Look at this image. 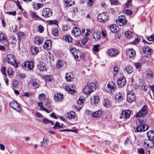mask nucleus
Wrapping results in <instances>:
<instances>
[{
	"label": "nucleus",
	"mask_w": 154,
	"mask_h": 154,
	"mask_svg": "<svg viewBox=\"0 0 154 154\" xmlns=\"http://www.w3.org/2000/svg\"><path fill=\"white\" fill-rule=\"evenodd\" d=\"M139 125L135 130V132H140L147 130L149 126L146 124V121L145 119H138Z\"/></svg>",
	"instance_id": "f257e3e1"
},
{
	"label": "nucleus",
	"mask_w": 154,
	"mask_h": 154,
	"mask_svg": "<svg viewBox=\"0 0 154 154\" xmlns=\"http://www.w3.org/2000/svg\"><path fill=\"white\" fill-rule=\"evenodd\" d=\"M96 89V85L93 83H88L83 89V92L86 94H90Z\"/></svg>",
	"instance_id": "f03ea898"
},
{
	"label": "nucleus",
	"mask_w": 154,
	"mask_h": 154,
	"mask_svg": "<svg viewBox=\"0 0 154 154\" xmlns=\"http://www.w3.org/2000/svg\"><path fill=\"white\" fill-rule=\"evenodd\" d=\"M7 60L8 63L12 65L15 68L18 67V63L16 61L15 57L13 55L8 54L7 56Z\"/></svg>",
	"instance_id": "7ed1b4c3"
},
{
	"label": "nucleus",
	"mask_w": 154,
	"mask_h": 154,
	"mask_svg": "<svg viewBox=\"0 0 154 154\" xmlns=\"http://www.w3.org/2000/svg\"><path fill=\"white\" fill-rule=\"evenodd\" d=\"M97 19L100 22L105 23L109 19L108 15L106 12L101 13L98 15Z\"/></svg>",
	"instance_id": "20e7f679"
},
{
	"label": "nucleus",
	"mask_w": 154,
	"mask_h": 154,
	"mask_svg": "<svg viewBox=\"0 0 154 154\" xmlns=\"http://www.w3.org/2000/svg\"><path fill=\"white\" fill-rule=\"evenodd\" d=\"M116 23L120 26H124L127 24V20L124 15H121L116 19Z\"/></svg>",
	"instance_id": "39448f33"
},
{
	"label": "nucleus",
	"mask_w": 154,
	"mask_h": 154,
	"mask_svg": "<svg viewBox=\"0 0 154 154\" xmlns=\"http://www.w3.org/2000/svg\"><path fill=\"white\" fill-rule=\"evenodd\" d=\"M147 113V106H144L135 115L136 117H140L145 116Z\"/></svg>",
	"instance_id": "423d86ee"
},
{
	"label": "nucleus",
	"mask_w": 154,
	"mask_h": 154,
	"mask_svg": "<svg viewBox=\"0 0 154 154\" xmlns=\"http://www.w3.org/2000/svg\"><path fill=\"white\" fill-rule=\"evenodd\" d=\"M22 66L25 69L30 70L33 68V63L32 61H26L23 64Z\"/></svg>",
	"instance_id": "0eeeda50"
},
{
	"label": "nucleus",
	"mask_w": 154,
	"mask_h": 154,
	"mask_svg": "<svg viewBox=\"0 0 154 154\" xmlns=\"http://www.w3.org/2000/svg\"><path fill=\"white\" fill-rule=\"evenodd\" d=\"M143 145L148 149L152 148L154 147V141L149 139L146 140L143 142Z\"/></svg>",
	"instance_id": "6e6552de"
},
{
	"label": "nucleus",
	"mask_w": 154,
	"mask_h": 154,
	"mask_svg": "<svg viewBox=\"0 0 154 154\" xmlns=\"http://www.w3.org/2000/svg\"><path fill=\"white\" fill-rule=\"evenodd\" d=\"M52 14V10L49 8H45L42 11V15L45 18L51 16Z\"/></svg>",
	"instance_id": "1a4fd4ad"
},
{
	"label": "nucleus",
	"mask_w": 154,
	"mask_h": 154,
	"mask_svg": "<svg viewBox=\"0 0 154 154\" xmlns=\"http://www.w3.org/2000/svg\"><path fill=\"white\" fill-rule=\"evenodd\" d=\"M109 56L111 57H116L119 53V51L116 49L112 48L109 50L107 52Z\"/></svg>",
	"instance_id": "9d476101"
},
{
	"label": "nucleus",
	"mask_w": 154,
	"mask_h": 154,
	"mask_svg": "<svg viewBox=\"0 0 154 154\" xmlns=\"http://www.w3.org/2000/svg\"><path fill=\"white\" fill-rule=\"evenodd\" d=\"M10 106L16 111L20 112L21 110L20 107L18 103L15 101H12L10 103Z\"/></svg>",
	"instance_id": "9b49d317"
},
{
	"label": "nucleus",
	"mask_w": 154,
	"mask_h": 154,
	"mask_svg": "<svg viewBox=\"0 0 154 154\" xmlns=\"http://www.w3.org/2000/svg\"><path fill=\"white\" fill-rule=\"evenodd\" d=\"M135 95L133 93H128L127 96V100L129 103H131L135 100Z\"/></svg>",
	"instance_id": "f8f14e48"
},
{
	"label": "nucleus",
	"mask_w": 154,
	"mask_h": 154,
	"mask_svg": "<svg viewBox=\"0 0 154 154\" xmlns=\"http://www.w3.org/2000/svg\"><path fill=\"white\" fill-rule=\"evenodd\" d=\"M75 86L74 85H68L65 87V89L66 91L71 94H72L75 92Z\"/></svg>",
	"instance_id": "ddd939ff"
},
{
	"label": "nucleus",
	"mask_w": 154,
	"mask_h": 154,
	"mask_svg": "<svg viewBox=\"0 0 154 154\" xmlns=\"http://www.w3.org/2000/svg\"><path fill=\"white\" fill-rule=\"evenodd\" d=\"M29 85L31 88L33 89H36L38 88L39 86L38 84L36 82V81L34 79L30 81Z\"/></svg>",
	"instance_id": "4468645a"
},
{
	"label": "nucleus",
	"mask_w": 154,
	"mask_h": 154,
	"mask_svg": "<svg viewBox=\"0 0 154 154\" xmlns=\"http://www.w3.org/2000/svg\"><path fill=\"white\" fill-rule=\"evenodd\" d=\"M117 83L118 86L120 87L125 86L126 84V81L125 78L122 77L119 78L117 81Z\"/></svg>",
	"instance_id": "2eb2a0df"
},
{
	"label": "nucleus",
	"mask_w": 154,
	"mask_h": 154,
	"mask_svg": "<svg viewBox=\"0 0 154 154\" xmlns=\"http://www.w3.org/2000/svg\"><path fill=\"white\" fill-rule=\"evenodd\" d=\"M136 52L133 49L128 50L126 52V55L130 58L134 57L135 55Z\"/></svg>",
	"instance_id": "dca6fc26"
},
{
	"label": "nucleus",
	"mask_w": 154,
	"mask_h": 154,
	"mask_svg": "<svg viewBox=\"0 0 154 154\" xmlns=\"http://www.w3.org/2000/svg\"><path fill=\"white\" fill-rule=\"evenodd\" d=\"M81 33L80 30L77 26L74 27L72 31V34H74V36L76 37L79 36Z\"/></svg>",
	"instance_id": "f3484780"
},
{
	"label": "nucleus",
	"mask_w": 154,
	"mask_h": 154,
	"mask_svg": "<svg viewBox=\"0 0 154 154\" xmlns=\"http://www.w3.org/2000/svg\"><path fill=\"white\" fill-rule=\"evenodd\" d=\"M37 66L39 70L41 72H43L47 70L45 64L42 62H39L38 63Z\"/></svg>",
	"instance_id": "a211bd4d"
},
{
	"label": "nucleus",
	"mask_w": 154,
	"mask_h": 154,
	"mask_svg": "<svg viewBox=\"0 0 154 154\" xmlns=\"http://www.w3.org/2000/svg\"><path fill=\"white\" fill-rule=\"evenodd\" d=\"M12 41L10 42L9 40H7L6 43L5 44V45L6 46L10 45L12 48L15 46V45L16 44V42L17 41L14 38H12Z\"/></svg>",
	"instance_id": "6ab92c4d"
},
{
	"label": "nucleus",
	"mask_w": 154,
	"mask_h": 154,
	"mask_svg": "<svg viewBox=\"0 0 154 154\" xmlns=\"http://www.w3.org/2000/svg\"><path fill=\"white\" fill-rule=\"evenodd\" d=\"M63 99V94L61 93H57L54 97V100L56 101L60 102Z\"/></svg>",
	"instance_id": "aec40b11"
},
{
	"label": "nucleus",
	"mask_w": 154,
	"mask_h": 154,
	"mask_svg": "<svg viewBox=\"0 0 154 154\" xmlns=\"http://www.w3.org/2000/svg\"><path fill=\"white\" fill-rule=\"evenodd\" d=\"M29 14L32 17V18L34 20H40L43 21V19L37 15L36 14L33 12L30 11Z\"/></svg>",
	"instance_id": "412c9836"
},
{
	"label": "nucleus",
	"mask_w": 154,
	"mask_h": 154,
	"mask_svg": "<svg viewBox=\"0 0 154 154\" xmlns=\"http://www.w3.org/2000/svg\"><path fill=\"white\" fill-rule=\"evenodd\" d=\"M148 139L154 141V130L149 131L146 134Z\"/></svg>",
	"instance_id": "4be33fe9"
},
{
	"label": "nucleus",
	"mask_w": 154,
	"mask_h": 154,
	"mask_svg": "<svg viewBox=\"0 0 154 154\" xmlns=\"http://www.w3.org/2000/svg\"><path fill=\"white\" fill-rule=\"evenodd\" d=\"M51 45V41L50 40H47L45 42L43 46V48L46 49L48 50L50 48V46Z\"/></svg>",
	"instance_id": "5701e85b"
},
{
	"label": "nucleus",
	"mask_w": 154,
	"mask_h": 154,
	"mask_svg": "<svg viewBox=\"0 0 154 154\" xmlns=\"http://www.w3.org/2000/svg\"><path fill=\"white\" fill-rule=\"evenodd\" d=\"M74 76L73 74L70 72L69 73H66V75L65 79L67 82H70L72 79L74 78Z\"/></svg>",
	"instance_id": "b1692460"
},
{
	"label": "nucleus",
	"mask_w": 154,
	"mask_h": 154,
	"mask_svg": "<svg viewBox=\"0 0 154 154\" xmlns=\"http://www.w3.org/2000/svg\"><path fill=\"white\" fill-rule=\"evenodd\" d=\"M49 143V140L48 138H45L44 137L42 141L40 143V146L42 147H45Z\"/></svg>",
	"instance_id": "393cba45"
},
{
	"label": "nucleus",
	"mask_w": 154,
	"mask_h": 154,
	"mask_svg": "<svg viewBox=\"0 0 154 154\" xmlns=\"http://www.w3.org/2000/svg\"><path fill=\"white\" fill-rule=\"evenodd\" d=\"M131 114V112L129 110H125L122 111V115L124 116V118L127 119L129 118Z\"/></svg>",
	"instance_id": "a878e982"
},
{
	"label": "nucleus",
	"mask_w": 154,
	"mask_h": 154,
	"mask_svg": "<svg viewBox=\"0 0 154 154\" xmlns=\"http://www.w3.org/2000/svg\"><path fill=\"white\" fill-rule=\"evenodd\" d=\"M34 42L36 45H39L42 44L43 41L42 37L38 36L35 37Z\"/></svg>",
	"instance_id": "bb28decb"
},
{
	"label": "nucleus",
	"mask_w": 154,
	"mask_h": 154,
	"mask_svg": "<svg viewBox=\"0 0 154 154\" xmlns=\"http://www.w3.org/2000/svg\"><path fill=\"white\" fill-rule=\"evenodd\" d=\"M7 37L3 33L0 34V42L2 43H5L7 41Z\"/></svg>",
	"instance_id": "cd10ccee"
},
{
	"label": "nucleus",
	"mask_w": 154,
	"mask_h": 154,
	"mask_svg": "<svg viewBox=\"0 0 154 154\" xmlns=\"http://www.w3.org/2000/svg\"><path fill=\"white\" fill-rule=\"evenodd\" d=\"M115 99L116 101L120 102L123 100V96L122 94L119 92L116 93L115 95Z\"/></svg>",
	"instance_id": "c85d7f7f"
},
{
	"label": "nucleus",
	"mask_w": 154,
	"mask_h": 154,
	"mask_svg": "<svg viewBox=\"0 0 154 154\" xmlns=\"http://www.w3.org/2000/svg\"><path fill=\"white\" fill-rule=\"evenodd\" d=\"M76 113L72 111L69 113H67L66 115V118L69 119H74L75 117Z\"/></svg>",
	"instance_id": "c756f323"
},
{
	"label": "nucleus",
	"mask_w": 154,
	"mask_h": 154,
	"mask_svg": "<svg viewBox=\"0 0 154 154\" xmlns=\"http://www.w3.org/2000/svg\"><path fill=\"white\" fill-rule=\"evenodd\" d=\"M110 29L111 32L114 33H117L119 31L118 27L115 25H112L110 26Z\"/></svg>",
	"instance_id": "7c9ffc66"
},
{
	"label": "nucleus",
	"mask_w": 154,
	"mask_h": 154,
	"mask_svg": "<svg viewBox=\"0 0 154 154\" xmlns=\"http://www.w3.org/2000/svg\"><path fill=\"white\" fill-rule=\"evenodd\" d=\"M75 49L74 48H72L70 49V51L72 53V54L74 56L75 59L76 60H78L79 58V56L77 54V53L74 51Z\"/></svg>",
	"instance_id": "2f4dec72"
},
{
	"label": "nucleus",
	"mask_w": 154,
	"mask_h": 154,
	"mask_svg": "<svg viewBox=\"0 0 154 154\" xmlns=\"http://www.w3.org/2000/svg\"><path fill=\"white\" fill-rule=\"evenodd\" d=\"M133 71V68L132 66H126L124 69V71L125 72H127L128 74L131 73Z\"/></svg>",
	"instance_id": "473e14b6"
},
{
	"label": "nucleus",
	"mask_w": 154,
	"mask_h": 154,
	"mask_svg": "<svg viewBox=\"0 0 154 154\" xmlns=\"http://www.w3.org/2000/svg\"><path fill=\"white\" fill-rule=\"evenodd\" d=\"M51 32L53 35L55 37H57L58 36V31L57 29L56 28H53L51 30Z\"/></svg>",
	"instance_id": "72a5a7b5"
},
{
	"label": "nucleus",
	"mask_w": 154,
	"mask_h": 154,
	"mask_svg": "<svg viewBox=\"0 0 154 154\" xmlns=\"http://www.w3.org/2000/svg\"><path fill=\"white\" fill-rule=\"evenodd\" d=\"M102 114L101 111L98 110L92 113V115L94 117H99L101 116Z\"/></svg>",
	"instance_id": "f704fd0d"
},
{
	"label": "nucleus",
	"mask_w": 154,
	"mask_h": 154,
	"mask_svg": "<svg viewBox=\"0 0 154 154\" xmlns=\"http://www.w3.org/2000/svg\"><path fill=\"white\" fill-rule=\"evenodd\" d=\"M132 32L130 31H128L125 33V37L128 39H130L133 37Z\"/></svg>",
	"instance_id": "c9c22d12"
},
{
	"label": "nucleus",
	"mask_w": 154,
	"mask_h": 154,
	"mask_svg": "<svg viewBox=\"0 0 154 154\" xmlns=\"http://www.w3.org/2000/svg\"><path fill=\"white\" fill-rule=\"evenodd\" d=\"M111 103L108 99H105L103 102L104 106L106 107H108L110 106Z\"/></svg>",
	"instance_id": "e433bc0d"
},
{
	"label": "nucleus",
	"mask_w": 154,
	"mask_h": 154,
	"mask_svg": "<svg viewBox=\"0 0 154 154\" xmlns=\"http://www.w3.org/2000/svg\"><path fill=\"white\" fill-rule=\"evenodd\" d=\"M30 51L34 55L37 54L38 52L37 48L35 46L32 47L30 49Z\"/></svg>",
	"instance_id": "4c0bfd02"
},
{
	"label": "nucleus",
	"mask_w": 154,
	"mask_h": 154,
	"mask_svg": "<svg viewBox=\"0 0 154 154\" xmlns=\"http://www.w3.org/2000/svg\"><path fill=\"white\" fill-rule=\"evenodd\" d=\"M99 101V99L98 96L97 95H94L93 96V103L95 105H96Z\"/></svg>",
	"instance_id": "58836bf2"
},
{
	"label": "nucleus",
	"mask_w": 154,
	"mask_h": 154,
	"mask_svg": "<svg viewBox=\"0 0 154 154\" xmlns=\"http://www.w3.org/2000/svg\"><path fill=\"white\" fill-rule=\"evenodd\" d=\"M63 39L66 41L68 42H71L72 41V38L70 35H66L64 37Z\"/></svg>",
	"instance_id": "ea45409f"
},
{
	"label": "nucleus",
	"mask_w": 154,
	"mask_h": 154,
	"mask_svg": "<svg viewBox=\"0 0 154 154\" xmlns=\"http://www.w3.org/2000/svg\"><path fill=\"white\" fill-rule=\"evenodd\" d=\"M146 75L148 78H152L153 76L152 72L150 69H147L146 72Z\"/></svg>",
	"instance_id": "a19ab883"
},
{
	"label": "nucleus",
	"mask_w": 154,
	"mask_h": 154,
	"mask_svg": "<svg viewBox=\"0 0 154 154\" xmlns=\"http://www.w3.org/2000/svg\"><path fill=\"white\" fill-rule=\"evenodd\" d=\"M46 98L45 95L43 93L41 94L38 96V98L41 101H43Z\"/></svg>",
	"instance_id": "79ce46f5"
},
{
	"label": "nucleus",
	"mask_w": 154,
	"mask_h": 154,
	"mask_svg": "<svg viewBox=\"0 0 154 154\" xmlns=\"http://www.w3.org/2000/svg\"><path fill=\"white\" fill-rule=\"evenodd\" d=\"M113 75L116 76L118 73L119 72V68L116 66H115L113 68Z\"/></svg>",
	"instance_id": "37998d69"
},
{
	"label": "nucleus",
	"mask_w": 154,
	"mask_h": 154,
	"mask_svg": "<svg viewBox=\"0 0 154 154\" xmlns=\"http://www.w3.org/2000/svg\"><path fill=\"white\" fill-rule=\"evenodd\" d=\"M100 46L99 45H94L93 46V50L94 52H98L99 51V48Z\"/></svg>",
	"instance_id": "c03bdc74"
},
{
	"label": "nucleus",
	"mask_w": 154,
	"mask_h": 154,
	"mask_svg": "<svg viewBox=\"0 0 154 154\" xmlns=\"http://www.w3.org/2000/svg\"><path fill=\"white\" fill-rule=\"evenodd\" d=\"M62 61L58 60L56 64V67L58 68H60L63 66V64L62 63Z\"/></svg>",
	"instance_id": "a18cd8bd"
},
{
	"label": "nucleus",
	"mask_w": 154,
	"mask_h": 154,
	"mask_svg": "<svg viewBox=\"0 0 154 154\" xmlns=\"http://www.w3.org/2000/svg\"><path fill=\"white\" fill-rule=\"evenodd\" d=\"M1 71L2 74L5 76H6V68L5 66H2L1 68Z\"/></svg>",
	"instance_id": "49530a36"
},
{
	"label": "nucleus",
	"mask_w": 154,
	"mask_h": 154,
	"mask_svg": "<svg viewBox=\"0 0 154 154\" xmlns=\"http://www.w3.org/2000/svg\"><path fill=\"white\" fill-rule=\"evenodd\" d=\"M100 33L97 32L96 33L94 36V38L96 40H98L100 38Z\"/></svg>",
	"instance_id": "de8ad7c7"
},
{
	"label": "nucleus",
	"mask_w": 154,
	"mask_h": 154,
	"mask_svg": "<svg viewBox=\"0 0 154 154\" xmlns=\"http://www.w3.org/2000/svg\"><path fill=\"white\" fill-rule=\"evenodd\" d=\"M45 106L48 108H50L51 106V105L50 103V101L49 100H47L45 102Z\"/></svg>",
	"instance_id": "09e8293b"
},
{
	"label": "nucleus",
	"mask_w": 154,
	"mask_h": 154,
	"mask_svg": "<svg viewBox=\"0 0 154 154\" xmlns=\"http://www.w3.org/2000/svg\"><path fill=\"white\" fill-rule=\"evenodd\" d=\"M48 23L50 24H54L55 25H57V20H50L48 21Z\"/></svg>",
	"instance_id": "8fccbe9b"
},
{
	"label": "nucleus",
	"mask_w": 154,
	"mask_h": 154,
	"mask_svg": "<svg viewBox=\"0 0 154 154\" xmlns=\"http://www.w3.org/2000/svg\"><path fill=\"white\" fill-rule=\"evenodd\" d=\"M35 5H37V7H34V9L35 10H37L43 6V5L42 4L35 3Z\"/></svg>",
	"instance_id": "3c124183"
},
{
	"label": "nucleus",
	"mask_w": 154,
	"mask_h": 154,
	"mask_svg": "<svg viewBox=\"0 0 154 154\" xmlns=\"http://www.w3.org/2000/svg\"><path fill=\"white\" fill-rule=\"evenodd\" d=\"M44 30L43 27L42 25H39L38 27V31L40 33L42 32Z\"/></svg>",
	"instance_id": "603ef678"
},
{
	"label": "nucleus",
	"mask_w": 154,
	"mask_h": 154,
	"mask_svg": "<svg viewBox=\"0 0 154 154\" xmlns=\"http://www.w3.org/2000/svg\"><path fill=\"white\" fill-rule=\"evenodd\" d=\"M147 40L149 41L154 42V34L150 35L147 38Z\"/></svg>",
	"instance_id": "864d4df0"
},
{
	"label": "nucleus",
	"mask_w": 154,
	"mask_h": 154,
	"mask_svg": "<svg viewBox=\"0 0 154 154\" xmlns=\"http://www.w3.org/2000/svg\"><path fill=\"white\" fill-rule=\"evenodd\" d=\"M18 35L20 39H22L24 37V34L22 32H19L18 33Z\"/></svg>",
	"instance_id": "5fc2aeb1"
},
{
	"label": "nucleus",
	"mask_w": 154,
	"mask_h": 154,
	"mask_svg": "<svg viewBox=\"0 0 154 154\" xmlns=\"http://www.w3.org/2000/svg\"><path fill=\"white\" fill-rule=\"evenodd\" d=\"M84 99L83 97H80L78 100L77 102L78 104L82 105L83 103V100Z\"/></svg>",
	"instance_id": "6e6d98bb"
},
{
	"label": "nucleus",
	"mask_w": 154,
	"mask_h": 154,
	"mask_svg": "<svg viewBox=\"0 0 154 154\" xmlns=\"http://www.w3.org/2000/svg\"><path fill=\"white\" fill-rule=\"evenodd\" d=\"M140 87L142 90L144 91H146L147 89V87L145 84H143L140 85Z\"/></svg>",
	"instance_id": "4d7b16f0"
},
{
	"label": "nucleus",
	"mask_w": 154,
	"mask_h": 154,
	"mask_svg": "<svg viewBox=\"0 0 154 154\" xmlns=\"http://www.w3.org/2000/svg\"><path fill=\"white\" fill-rule=\"evenodd\" d=\"M107 87L108 89H109L110 91L111 90L112 91V90H113L114 91V85L112 86V85H111L110 83H109L108 84Z\"/></svg>",
	"instance_id": "13d9d810"
},
{
	"label": "nucleus",
	"mask_w": 154,
	"mask_h": 154,
	"mask_svg": "<svg viewBox=\"0 0 154 154\" xmlns=\"http://www.w3.org/2000/svg\"><path fill=\"white\" fill-rule=\"evenodd\" d=\"M7 73L8 75L10 77L12 75L13 72H12V69L11 68H9L8 69Z\"/></svg>",
	"instance_id": "bf43d9fd"
},
{
	"label": "nucleus",
	"mask_w": 154,
	"mask_h": 154,
	"mask_svg": "<svg viewBox=\"0 0 154 154\" xmlns=\"http://www.w3.org/2000/svg\"><path fill=\"white\" fill-rule=\"evenodd\" d=\"M95 0H89L88 2V5L89 6H91L94 4Z\"/></svg>",
	"instance_id": "052dcab7"
},
{
	"label": "nucleus",
	"mask_w": 154,
	"mask_h": 154,
	"mask_svg": "<svg viewBox=\"0 0 154 154\" xmlns=\"http://www.w3.org/2000/svg\"><path fill=\"white\" fill-rule=\"evenodd\" d=\"M125 11V14H127V15L129 16H131L132 13V11L130 10H126Z\"/></svg>",
	"instance_id": "680f3d73"
},
{
	"label": "nucleus",
	"mask_w": 154,
	"mask_h": 154,
	"mask_svg": "<svg viewBox=\"0 0 154 154\" xmlns=\"http://www.w3.org/2000/svg\"><path fill=\"white\" fill-rule=\"evenodd\" d=\"M74 4V2L72 0L69 3L65 5L66 6L68 7L72 6Z\"/></svg>",
	"instance_id": "e2e57ef3"
},
{
	"label": "nucleus",
	"mask_w": 154,
	"mask_h": 154,
	"mask_svg": "<svg viewBox=\"0 0 154 154\" xmlns=\"http://www.w3.org/2000/svg\"><path fill=\"white\" fill-rule=\"evenodd\" d=\"M45 80L47 82H49L51 80V78L50 77V76L48 75H45Z\"/></svg>",
	"instance_id": "0e129e2a"
},
{
	"label": "nucleus",
	"mask_w": 154,
	"mask_h": 154,
	"mask_svg": "<svg viewBox=\"0 0 154 154\" xmlns=\"http://www.w3.org/2000/svg\"><path fill=\"white\" fill-rule=\"evenodd\" d=\"M88 41V38H85L82 41V43L83 45H85L86 44Z\"/></svg>",
	"instance_id": "69168bd1"
},
{
	"label": "nucleus",
	"mask_w": 154,
	"mask_h": 154,
	"mask_svg": "<svg viewBox=\"0 0 154 154\" xmlns=\"http://www.w3.org/2000/svg\"><path fill=\"white\" fill-rule=\"evenodd\" d=\"M50 120L46 118L43 119V122L46 124H47L50 123Z\"/></svg>",
	"instance_id": "338daca9"
},
{
	"label": "nucleus",
	"mask_w": 154,
	"mask_h": 154,
	"mask_svg": "<svg viewBox=\"0 0 154 154\" xmlns=\"http://www.w3.org/2000/svg\"><path fill=\"white\" fill-rule=\"evenodd\" d=\"M138 152L140 154H144V150L143 148L140 149L138 150Z\"/></svg>",
	"instance_id": "774afa93"
}]
</instances>
